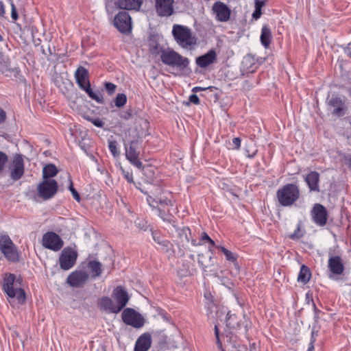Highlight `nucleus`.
Listing matches in <instances>:
<instances>
[{
	"instance_id": "obj_54",
	"label": "nucleus",
	"mask_w": 351,
	"mask_h": 351,
	"mask_svg": "<svg viewBox=\"0 0 351 351\" xmlns=\"http://www.w3.org/2000/svg\"><path fill=\"white\" fill-rule=\"evenodd\" d=\"M189 101L193 104H199V99L198 96L195 94H192L189 96Z\"/></svg>"
},
{
	"instance_id": "obj_17",
	"label": "nucleus",
	"mask_w": 351,
	"mask_h": 351,
	"mask_svg": "<svg viewBox=\"0 0 351 351\" xmlns=\"http://www.w3.org/2000/svg\"><path fill=\"white\" fill-rule=\"evenodd\" d=\"M311 216L315 224L319 226H324L326 224L328 213L323 205L315 204L311 211Z\"/></svg>"
},
{
	"instance_id": "obj_26",
	"label": "nucleus",
	"mask_w": 351,
	"mask_h": 351,
	"mask_svg": "<svg viewBox=\"0 0 351 351\" xmlns=\"http://www.w3.org/2000/svg\"><path fill=\"white\" fill-rule=\"evenodd\" d=\"M148 48L152 55L157 56L165 51L159 43V36L158 34H150L148 38Z\"/></svg>"
},
{
	"instance_id": "obj_56",
	"label": "nucleus",
	"mask_w": 351,
	"mask_h": 351,
	"mask_svg": "<svg viewBox=\"0 0 351 351\" xmlns=\"http://www.w3.org/2000/svg\"><path fill=\"white\" fill-rule=\"evenodd\" d=\"M123 173H124V176H125V179L127 180V181L128 182H130V183L134 182L133 176H132V173H130L128 171H127V172L123 171Z\"/></svg>"
},
{
	"instance_id": "obj_52",
	"label": "nucleus",
	"mask_w": 351,
	"mask_h": 351,
	"mask_svg": "<svg viewBox=\"0 0 351 351\" xmlns=\"http://www.w3.org/2000/svg\"><path fill=\"white\" fill-rule=\"evenodd\" d=\"M120 117L124 120H130L132 118V114L130 110L123 111L120 114Z\"/></svg>"
},
{
	"instance_id": "obj_43",
	"label": "nucleus",
	"mask_w": 351,
	"mask_h": 351,
	"mask_svg": "<svg viewBox=\"0 0 351 351\" xmlns=\"http://www.w3.org/2000/svg\"><path fill=\"white\" fill-rule=\"evenodd\" d=\"M304 236V233L301 231V223L299 222L296 229L293 233L291 234L289 237L293 240L300 239Z\"/></svg>"
},
{
	"instance_id": "obj_55",
	"label": "nucleus",
	"mask_w": 351,
	"mask_h": 351,
	"mask_svg": "<svg viewBox=\"0 0 351 351\" xmlns=\"http://www.w3.org/2000/svg\"><path fill=\"white\" fill-rule=\"evenodd\" d=\"M261 14H262L261 9L255 8V10L252 14V17L255 20H257L261 17Z\"/></svg>"
},
{
	"instance_id": "obj_19",
	"label": "nucleus",
	"mask_w": 351,
	"mask_h": 351,
	"mask_svg": "<svg viewBox=\"0 0 351 351\" xmlns=\"http://www.w3.org/2000/svg\"><path fill=\"white\" fill-rule=\"evenodd\" d=\"M173 0H156V10L160 16H169L173 13Z\"/></svg>"
},
{
	"instance_id": "obj_4",
	"label": "nucleus",
	"mask_w": 351,
	"mask_h": 351,
	"mask_svg": "<svg viewBox=\"0 0 351 351\" xmlns=\"http://www.w3.org/2000/svg\"><path fill=\"white\" fill-rule=\"evenodd\" d=\"M172 34L176 43L182 48H191L197 43V38L192 34L191 29L186 26L174 25Z\"/></svg>"
},
{
	"instance_id": "obj_23",
	"label": "nucleus",
	"mask_w": 351,
	"mask_h": 351,
	"mask_svg": "<svg viewBox=\"0 0 351 351\" xmlns=\"http://www.w3.org/2000/svg\"><path fill=\"white\" fill-rule=\"evenodd\" d=\"M98 307L101 311L114 314L119 313L112 298L108 296H104L99 299Z\"/></svg>"
},
{
	"instance_id": "obj_41",
	"label": "nucleus",
	"mask_w": 351,
	"mask_h": 351,
	"mask_svg": "<svg viewBox=\"0 0 351 351\" xmlns=\"http://www.w3.org/2000/svg\"><path fill=\"white\" fill-rule=\"evenodd\" d=\"M127 102V96L124 93H119L114 100L115 106L118 108L123 107Z\"/></svg>"
},
{
	"instance_id": "obj_58",
	"label": "nucleus",
	"mask_w": 351,
	"mask_h": 351,
	"mask_svg": "<svg viewBox=\"0 0 351 351\" xmlns=\"http://www.w3.org/2000/svg\"><path fill=\"white\" fill-rule=\"evenodd\" d=\"M6 119V113L4 110L0 108V124L4 123Z\"/></svg>"
},
{
	"instance_id": "obj_29",
	"label": "nucleus",
	"mask_w": 351,
	"mask_h": 351,
	"mask_svg": "<svg viewBox=\"0 0 351 351\" xmlns=\"http://www.w3.org/2000/svg\"><path fill=\"white\" fill-rule=\"evenodd\" d=\"M272 38L271 32L270 28L267 25H264L261 29V43L265 48H268Z\"/></svg>"
},
{
	"instance_id": "obj_40",
	"label": "nucleus",
	"mask_w": 351,
	"mask_h": 351,
	"mask_svg": "<svg viewBox=\"0 0 351 351\" xmlns=\"http://www.w3.org/2000/svg\"><path fill=\"white\" fill-rule=\"evenodd\" d=\"M158 216L164 221H167L169 223H174V217L172 215L166 213L161 208H158Z\"/></svg>"
},
{
	"instance_id": "obj_20",
	"label": "nucleus",
	"mask_w": 351,
	"mask_h": 351,
	"mask_svg": "<svg viewBox=\"0 0 351 351\" xmlns=\"http://www.w3.org/2000/svg\"><path fill=\"white\" fill-rule=\"evenodd\" d=\"M330 271L335 275H341L344 271V264L340 256H332L330 254L328 261Z\"/></svg>"
},
{
	"instance_id": "obj_50",
	"label": "nucleus",
	"mask_w": 351,
	"mask_h": 351,
	"mask_svg": "<svg viewBox=\"0 0 351 351\" xmlns=\"http://www.w3.org/2000/svg\"><path fill=\"white\" fill-rule=\"evenodd\" d=\"M88 121H90L94 125L98 127V128H102L104 125V123L103 121H101L99 118L96 119H87Z\"/></svg>"
},
{
	"instance_id": "obj_6",
	"label": "nucleus",
	"mask_w": 351,
	"mask_h": 351,
	"mask_svg": "<svg viewBox=\"0 0 351 351\" xmlns=\"http://www.w3.org/2000/svg\"><path fill=\"white\" fill-rule=\"evenodd\" d=\"M0 250L8 260L13 262L19 260L16 247L8 234L0 235Z\"/></svg>"
},
{
	"instance_id": "obj_1",
	"label": "nucleus",
	"mask_w": 351,
	"mask_h": 351,
	"mask_svg": "<svg viewBox=\"0 0 351 351\" xmlns=\"http://www.w3.org/2000/svg\"><path fill=\"white\" fill-rule=\"evenodd\" d=\"M21 279L16 278L13 274H5L3 278V290L11 298L16 299L19 304L25 302L26 296L24 289L21 288Z\"/></svg>"
},
{
	"instance_id": "obj_35",
	"label": "nucleus",
	"mask_w": 351,
	"mask_h": 351,
	"mask_svg": "<svg viewBox=\"0 0 351 351\" xmlns=\"http://www.w3.org/2000/svg\"><path fill=\"white\" fill-rule=\"evenodd\" d=\"M58 173V169L53 164H48L43 167V180H49Z\"/></svg>"
},
{
	"instance_id": "obj_15",
	"label": "nucleus",
	"mask_w": 351,
	"mask_h": 351,
	"mask_svg": "<svg viewBox=\"0 0 351 351\" xmlns=\"http://www.w3.org/2000/svg\"><path fill=\"white\" fill-rule=\"evenodd\" d=\"M215 19L219 22H227L230 17L231 10L221 1H216L212 8Z\"/></svg>"
},
{
	"instance_id": "obj_8",
	"label": "nucleus",
	"mask_w": 351,
	"mask_h": 351,
	"mask_svg": "<svg viewBox=\"0 0 351 351\" xmlns=\"http://www.w3.org/2000/svg\"><path fill=\"white\" fill-rule=\"evenodd\" d=\"M121 319L126 325L135 328H140L143 327L145 324L144 317L138 312L132 308L123 309L121 313Z\"/></svg>"
},
{
	"instance_id": "obj_16",
	"label": "nucleus",
	"mask_w": 351,
	"mask_h": 351,
	"mask_svg": "<svg viewBox=\"0 0 351 351\" xmlns=\"http://www.w3.org/2000/svg\"><path fill=\"white\" fill-rule=\"evenodd\" d=\"M19 73L20 70L17 67L11 66L9 57L0 53V73L6 77H16Z\"/></svg>"
},
{
	"instance_id": "obj_7",
	"label": "nucleus",
	"mask_w": 351,
	"mask_h": 351,
	"mask_svg": "<svg viewBox=\"0 0 351 351\" xmlns=\"http://www.w3.org/2000/svg\"><path fill=\"white\" fill-rule=\"evenodd\" d=\"M58 185L53 179L43 180L37 186L38 195L44 200L51 199L57 193Z\"/></svg>"
},
{
	"instance_id": "obj_51",
	"label": "nucleus",
	"mask_w": 351,
	"mask_h": 351,
	"mask_svg": "<svg viewBox=\"0 0 351 351\" xmlns=\"http://www.w3.org/2000/svg\"><path fill=\"white\" fill-rule=\"evenodd\" d=\"M156 202V203H159L161 205H167V206H173V203L170 199L167 198L165 199H158V200H152V202Z\"/></svg>"
},
{
	"instance_id": "obj_44",
	"label": "nucleus",
	"mask_w": 351,
	"mask_h": 351,
	"mask_svg": "<svg viewBox=\"0 0 351 351\" xmlns=\"http://www.w3.org/2000/svg\"><path fill=\"white\" fill-rule=\"evenodd\" d=\"M8 155L5 153L0 151V174H1L2 172L3 171V170L5 167V165L8 162Z\"/></svg>"
},
{
	"instance_id": "obj_53",
	"label": "nucleus",
	"mask_w": 351,
	"mask_h": 351,
	"mask_svg": "<svg viewBox=\"0 0 351 351\" xmlns=\"http://www.w3.org/2000/svg\"><path fill=\"white\" fill-rule=\"evenodd\" d=\"M241 140L239 137L232 139V149H239L241 147Z\"/></svg>"
},
{
	"instance_id": "obj_12",
	"label": "nucleus",
	"mask_w": 351,
	"mask_h": 351,
	"mask_svg": "<svg viewBox=\"0 0 351 351\" xmlns=\"http://www.w3.org/2000/svg\"><path fill=\"white\" fill-rule=\"evenodd\" d=\"M77 257V252L70 247L64 248L60 256V267L63 270H69L75 264Z\"/></svg>"
},
{
	"instance_id": "obj_11",
	"label": "nucleus",
	"mask_w": 351,
	"mask_h": 351,
	"mask_svg": "<svg viewBox=\"0 0 351 351\" xmlns=\"http://www.w3.org/2000/svg\"><path fill=\"white\" fill-rule=\"evenodd\" d=\"M114 25L123 34H129L132 31L131 17L125 11L119 12L115 16Z\"/></svg>"
},
{
	"instance_id": "obj_30",
	"label": "nucleus",
	"mask_w": 351,
	"mask_h": 351,
	"mask_svg": "<svg viewBox=\"0 0 351 351\" xmlns=\"http://www.w3.org/2000/svg\"><path fill=\"white\" fill-rule=\"evenodd\" d=\"M226 343L230 346V351H246L247 348L245 346L242 345L237 337L234 336L226 335Z\"/></svg>"
},
{
	"instance_id": "obj_25",
	"label": "nucleus",
	"mask_w": 351,
	"mask_h": 351,
	"mask_svg": "<svg viewBox=\"0 0 351 351\" xmlns=\"http://www.w3.org/2000/svg\"><path fill=\"white\" fill-rule=\"evenodd\" d=\"M310 191H319V174L317 171H313L308 173L304 178Z\"/></svg>"
},
{
	"instance_id": "obj_64",
	"label": "nucleus",
	"mask_w": 351,
	"mask_h": 351,
	"mask_svg": "<svg viewBox=\"0 0 351 351\" xmlns=\"http://www.w3.org/2000/svg\"><path fill=\"white\" fill-rule=\"evenodd\" d=\"M314 341H315V339H311L309 345H308V350L307 351H313L314 350Z\"/></svg>"
},
{
	"instance_id": "obj_57",
	"label": "nucleus",
	"mask_w": 351,
	"mask_h": 351,
	"mask_svg": "<svg viewBox=\"0 0 351 351\" xmlns=\"http://www.w3.org/2000/svg\"><path fill=\"white\" fill-rule=\"evenodd\" d=\"M254 1L255 8L262 9V8L265 5V1L254 0Z\"/></svg>"
},
{
	"instance_id": "obj_10",
	"label": "nucleus",
	"mask_w": 351,
	"mask_h": 351,
	"mask_svg": "<svg viewBox=\"0 0 351 351\" xmlns=\"http://www.w3.org/2000/svg\"><path fill=\"white\" fill-rule=\"evenodd\" d=\"M42 245L47 249L58 252L63 247L64 241L58 234L47 232L43 236Z\"/></svg>"
},
{
	"instance_id": "obj_60",
	"label": "nucleus",
	"mask_w": 351,
	"mask_h": 351,
	"mask_svg": "<svg viewBox=\"0 0 351 351\" xmlns=\"http://www.w3.org/2000/svg\"><path fill=\"white\" fill-rule=\"evenodd\" d=\"M345 53L348 57L351 58V43H349L346 49H345Z\"/></svg>"
},
{
	"instance_id": "obj_9",
	"label": "nucleus",
	"mask_w": 351,
	"mask_h": 351,
	"mask_svg": "<svg viewBox=\"0 0 351 351\" xmlns=\"http://www.w3.org/2000/svg\"><path fill=\"white\" fill-rule=\"evenodd\" d=\"M138 140H132L129 143H124L125 158L138 169H143V163L139 160L140 152L137 150Z\"/></svg>"
},
{
	"instance_id": "obj_38",
	"label": "nucleus",
	"mask_w": 351,
	"mask_h": 351,
	"mask_svg": "<svg viewBox=\"0 0 351 351\" xmlns=\"http://www.w3.org/2000/svg\"><path fill=\"white\" fill-rule=\"evenodd\" d=\"M217 248L219 249L225 255L227 261H230L232 263L237 262V256L235 254L232 253L231 251L228 250L226 247L223 246H217Z\"/></svg>"
},
{
	"instance_id": "obj_3",
	"label": "nucleus",
	"mask_w": 351,
	"mask_h": 351,
	"mask_svg": "<svg viewBox=\"0 0 351 351\" xmlns=\"http://www.w3.org/2000/svg\"><path fill=\"white\" fill-rule=\"evenodd\" d=\"M299 187L295 184H286L276 191V198L283 207L293 206L300 197Z\"/></svg>"
},
{
	"instance_id": "obj_31",
	"label": "nucleus",
	"mask_w": 351,
	"mask_h": 351,
	"mask_svg": "<svg viewBox=\"0 0 351 351\" xmlns=\"http://www.w3.org/2000/svg\"><path fill=\"white\" fill-rule=\"evenodd\" d=\"M311 277V272L310 269L306 265H302L298 276V281L306 285L310 280Z\"/></svg>"
},
{
	"instance_id": "obj_62",
	"label": "nucleus",
	"mask_w": 351,
	"mask_h": 351,
	"mask_svg": "<svg viewBox=\"0 0 351 351\" xmlns=\"http://www.w3.org/2000/svg\"><path fill=\"white\" fill-rule=\"evenodd\" d=\"M5 14V6L2 1H0V16H3Z\"/></svg>"
},
{
	"instance_id": "obj_61",
	"label": "nucleus",
	"mask_w": 351,
	"mask_h": 351,
	"mask_svg": "<svg viewBox=\"0 0 351 351\" xmlns=\"http://www.w3.org/2000/svg\"><path fill=\"white\" fill-rule=\"evenodd\" d=\"M210 239H211V238L208 235V234H207V233H206V232H203V233L202 234V236H201V240H202V241H210Z\"/></svg>"
},
{
	"instance_id": "obj_28",
	"label": "nucleus",
	"mask_w": 351,
	"mask_h": 351,
	"mask_svg": "<svg viewBox=\"0 0 351 351\" xmlns=\"http://www.w3.org/2000/svg\"><path fill=\"white\" fill-rule=\"evenodd\" d=\"M152 237L154 241L161 246V250L165 252L173 251V245L166 239H163L159 233L152 231Z\"/></svg>"
},
{
	"instance_id": "obj_46",
	"label": "nucleus",
	"mask_w": 351,
	"mask_h": 351,
	"mask_svg": "<svg viewBox=\"0 0 351 351\" xmlns=\"http://www.w3.org/2000/svg\"><path fill=\"white\" fill-rule=\"evenodd\" d=\"M11 6V18L14 21H16L19 19L18 12L16 8L13 3L12 0H7Z\"/></svg>"
},
{
	"instance_id": "obj_33",
	"label": "nucleus",
	"mask_w": 351,
	"mask_h": 351,
	"mask_svg": "<svg viewBox=\"0 0 351 351\" xmlns=\"http://www.w3.org/2000/svg\"><path fill=\"white\" fill-rule=\"evenodd\" d=\"M193 271V265L188 261H184L180 267H178V274L180 277L190 276Z\"/></svg>"
},
{
	"instance_id": "obj_5",
	"label": "nucleus",
	"mask_w": 351,
	"mask_h": 351,
	"mask_svg": "<svg viewBox=\"0 0 351 351\" xmlns=\"http://www.w3.org/2000/svg\"><path fill=\"white\" fill-rule=\"evenodd\" d=\"M88 71L86 68L79 66L75 73L77 84L80 89L84 90L92 99L95 100L99 104H103V97L93 91L90 82L88 80Z\"/></svg>"
},
{
	"instance_id": "obj_47",
	"label": "nucleus",
	"mask_w": 351,
	"mask_h": 351,
	"mask_svg": "<svg viewBox=\"0 0 351 351\" xmlns=\"http://www.w3.org/2000/svg\"><path fill=\"white\" fill-rule=\"evenodd\" d=\"M214 330H215V338H216V343L218 346V348L219 349H221L222 351H224L223 349L222 348V343H221V341H220V338H219V330L218 325L217 324H215Z\"/></svg>"
},
{
	"instance_id": "obj_45",
	"label": "nucleus",
	"mask_w": 351,
	"mask_h": 351,
	"mask_svg": "<svg viewBox=\"0 0 351 351\" xmlns=\"http://www.w3.org/2000/svg\"><path fill=\"white\" fill-rule=\"evenodd\" d=\"M69 182H70V184H69V190L72 193V195H73V198L77 202H80V200H81L80 195L78 193V192L74 189L73 184V182H72L71 178V177L69 176Z\"/></svg>"
},
{
	"instance_id": "obj_36",
	"label": "nucleus",
	"mask_w": 351,
	"mask_h": 351,
	"mask_svg": "<svg viewBox=\"0 0 351 351\" xmlns=\"http://www.w3.org/2000/svg\"><path fill=\"white\" fill-rule=\"evenodd\" d=\"M88 267L90 268L92 276L96 278L101 274V264L97 261H90L88 263Z\"/></svg>"
},
{
	"instance_id": "obj_42",
	"label": "nucleus",
	"mask_w": 351,
	"mask_h": 351,
	"mask_svg": "<svg viewBox=\"0 0 351 351\" xmlns=\"http://www.w3.org/2000/svg\"><path fill=\"white\" fill-rule=\"evenodd\" d=\"M108 148L114 158H118L120 156V152L117 148V143L116 141H109Z\"/></svg>"
},
{
	"instance_id": "obj_2",
	"label": "nucleus",
	"mask_w": 351,
	"mask_h": 351,
	"mask_svg": "<svg viewBox=\"0 0 351 351\" xmlns=\"http://www.w3.org/2000/svg\"><path fill=\"white\" fill-rule=\"evenodd\" d=\"M162 62L172 69L182 72L189 69V60L172 49L167 48L160 55Z\"/></svg>"
},
{
	"instance_id": "obj_18",
	"label": "nucleus",
	"mask_w": 351,
	"mask_h": 351,
	"mask_svg": "<svg viewBox=\"0 0 351 351\" xmlns=\"http://www.w3.org/2000/svg\"><path fill=\"white\" fill-rule=\"evenodd\" d=\"M88 279V274L84 271H75L67 277V283L73 287H82Z\"/></svg>"
},
{
	"instance_id": "obj_22",
	"label": "nucleus",
	"mask_w": 351,
	"mask_h": 351,
	"mask_svg": "<svg viewBox=\"0 0 351 351\" xmlns=\"http://www.w3.org/2000/svg\"><path fill=\"white\" fill-rule=\"evenodd\" d=\"M217 61V53L215 50L210 49L206 53L197 57L195 62L200 68H206Z\"/></svg>"
},
{
	"instance_id": "obj_13",
	"label": "nucleus",
	"mask_w": 351,
	"mask_h": 351,
	"mask_svg": "<svg viewBox=\"0 0 351 351\" xmlns=\"http://www.w3.org/2000/svg\"><path fill=\"white\" fill-rule=\"evenodd\" d=\"M112 298L114 300V304L119 313L128 303L130 300L127 291L122 286H117L112 291Z\"/></svg>"
},
{
	"instance_id": "obj_63",
	"label": "nucleus",
	"mask_w": 351,
	"mask_h": 351,
	"mask_svg": "<svg viewBox=\"0 0 351 351\" xmlns=\"http://www.w3.org/2000/svg\"><path fill=\"white\" fill-rule=\"evenodd\" d=\"M206 89H207V88H202V87H200V86H195V87L193 88L192 91L193 93H197V92H199V91H201V90H204Z\"/></svg>"
},
{
	"instance_id": "obj_27",
	"label": "nucleus",
	"mask_w": 351,
	"mask_h": 351,
	"mask_svg": "<svg viewBox=\"0 0 351 351\" xmlns=\"http://www.w3.org/2000/svg\"><path fill=\"white\" fill-rule=\"evenodd\" d=\"M143 0H117V3L120 9L128 10H138Z\"/></svg>"
},
{
	"instance_id": "obj_32",
	"label": "nucleus",
	"mask_w": 351,
	"mask_h": 351,
	"mask_svg": "<svg viewBox=\"0 0 351 351\" xmlns=\"http://www.w3.org/2000/svg\"><path fill=\"white\" fill-rule=\"evenodd\" d=\"M176 232L178 237L182 243V245H186L190 241V237L191 236V230L188 227H183L181 228H177Z\"/></svg>"
},
{
	"instance_id": "obj_14",
	"label": "nucleus",
	"mask_w": 351,
	"mask_h": 351,
	"mask_svg": "<svg viewBox=\"0 0 351 351\" xmlns=\"http://www.w3.org/2000/svg\"><path fill=\"white\" fill-rule=\"evenodd\" d=\"M10 177L13 180H19L24 173V161L21 154H16L11 162Z\"/></svg>"
},
{
	"instance_id": "obj_37",
	"label": "nucleus",
	"mask_w": 351,
	"mask_h": 351,
	"mask_svg": "<svg viewBox=\"0 0 351 351\" xmlns=\"http://www.w3.org/2000/svg\"><path fill=\"white\" fill-rule=\"evenodd\" d=\"M226 326L227 327L232 329L239 328L240 324L238 317L235 315H232L228 313L226 316Z\"/></svg>"
},
{
	"instance_id": "obj_59",
	"label": "nucleus",
	"mask_w": 351,
	"mask_h": 351,
	"mask_svg": "<svg viewBox=\"0 0 351 351\" xmlns=\"http://www.w3.org/2000/svg\"><path fill=\"white\" fill-rule=\"evenodd\" d=\"M147 223L144 221H141L138 223H136V226L141 230H145L147 227Z\"/></svg>"
},
{
	"instance_id": "obj_21",
	"label": "nucleus",
	"mask_w": 351,
	"mask_h": 351,
	"mask_svg": "<svg viewBox=\"0 0 351 351\" xmlns=\"http://www.w3.org/2000/svg\"><path fill=\"white\" fill-rule=\"evenodd\" d=\"M328 106L334 108L332 114L337 117H343L346 114L347 107L345 102L339 97H332L328 101Z\"/></svg>"
},
{
	"instance_id": "obj_34",
	"label": "nucleus",
	"mask_w": 351,
	"mask_h": 351,
	"mask_svg": "<svg viewBox=\"0 0 351 351\" xmlns=\"http://www.w3.org/2000/svg\"><path fill=\"white\" fill-rule=\"evenodd\" d=\"M212 259L211 256H206L204 254H198L197 263L204 272L206 271L207 267L213 265Z\"/></svg>"
},
{
	"instance_id": "obj_48",
	"label": "nucleus",
	"mask_w": 351,
	"mask_h": 351,
	"mask_svg": "<svg viewBox=\"0 0 351 351\" xmlns=\"http://www.w3.org/2000/svg\"><path fill=\"white\" fill-rule=\"evenodd\" d=\"M117 86L112 82H106L105 83V88L107 93L111 95H112L116 90Z\"/></svg>"
},
{
	"instance_id": "obj_49",
	"label": "nucleus",
	"mask_w": 351,
	"mask_h": 351,
	"mask_svg": "<svg viewBox=\"0 0 351 351\" xmlns=\"http://www.w3.org/2000/svg\"><path fill=\"white\" fill-rule=\"evenodd\" d=\"M311 302L313 303V311H314V319H315V322H317L319 317V315L320 313H322V312L317 308V306L312 298H311Z\"/></svg>"
},
{
	"instance_id": "obj_39",
	"label": "nucleus",
	"mask_w": 351,
	"mask_h": 351,
	"mask_svg": "<svg viewBox=\"0 0 351 351\" xmlns=\"http://www.w3.org/2000/svg\"><path fill=\"white\" fill-rule=\"evenodd\" d=\"M118 8L120 9L117 3V0L115 1L112 0H106V10L109 14H113Z\"/></svg>"
},
{
	"instance_id": "obj_24",
	"label": "nucleus",
	"mask_w": 351,
	"mask_h": 351,
	"mask_svg": "<svg viewBox=\"0 0 351 351\" xmlns=\"http://www.w3.org/2000/svg\"><path fill=\"white\" fill-rule=\"evenodd\" d=\"M152 346V337L148 332L141 335L135 343L134 351H147Z\"/></svg>"
}]
</instances>
